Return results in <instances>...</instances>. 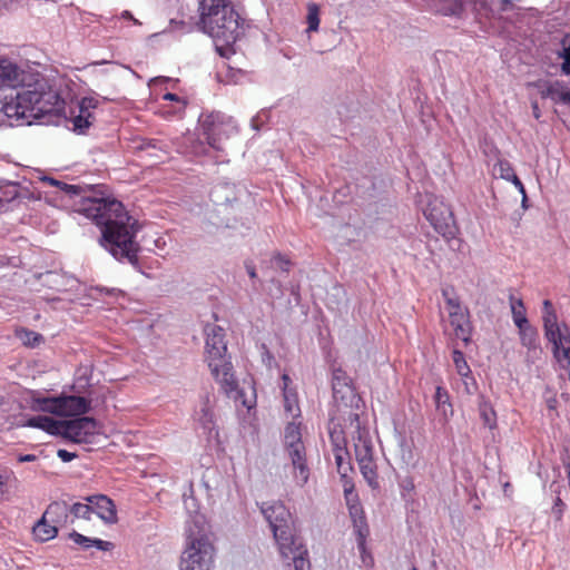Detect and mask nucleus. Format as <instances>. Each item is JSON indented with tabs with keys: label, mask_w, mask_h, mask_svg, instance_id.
<instances>
[{
	"label": "nucleus",
	"mask_w": 570,
	"mask_h": 570,
	"mask_svg": "<svg viewBox=\"0 0 570 570\" xmlns=\"http://www.w3.org/2000/svg\"><path fill=\"white\" fill-rule=\"evenodd\" d=\"M24 82V71L12 60L0 59V88H16Z\"/></svg>",
	"instance_id": "nucleus-17"
},
{
	"label": "nucleus",
	"mask_w": 570,
	"mask_h": 570,
	"mask_svg": "<svg viewBox=\"0 0 570 570\" xmlns=\"http://www.w3.org/2000/svg\"><path fill=\"white\" fill-rule=\"evenodd\" d=\"M289 559L293 561L295 570H311V563L307 559L306 549L294 552Z\"/></svg>",
	"instance_id": "nucleus-39"
},
{
	"label": "nucleus",
	"mask_w": 570,
	"mask_h": 570,
	"mask_svg": "<svg viewBox=\"0 0 570 570\" xmlns=\"http://www.w3.org/2000/svg\"><path fill=\"white\" fill-rule=\"evenodd\" d=\"M512 8L513 3L511 0H481L474 3V9L478 12L484 11L485 16L505 12Z\"/></svg>",
	"instance_id": "nucleus-27"
},
{
	"label": "nucleus",
	"mask_w": 570,
	"mask_h": 570,
	"mask_svg": "<svg viewBox=\"0 0 570 570\" xmlns=\"http://www.w3.org/2000/svg\"><path fill=\"white\" fill-rule=\"evenodd\" d=\"M206 333V360L212 374L220 384L224 393L234 400L240 396L237 380L233 373L230 357L227 354L225 331L216 324H208Z\"/></svg>",
	"instance_id": "nucleus-4"
},
{
	"label": "nucleus",
	"mask_w": 570,
	"mask_h": 570,
	"mask_svg": "<svg viewBox=\"0 0 570 570\" xmlns=\"http://www.w3.org/2000/svg\"><path fill=\"white\" fill-rule=\"evenodd\" d=\"M494 169L499 173V176L505 180H510L511 177L515 175L511 164L508 160H499L495 164Z\"/></svg>",
	"instance_id": "nucleus-44"
},
{
	"label": "nucleus",
	"mask_w": 570,
	"mask_h": 570,
	"mask_svg": "<svg viewBox=\"0 0 570 570\" xmlns=\"http://www.w3.org/2000/svg\"><path fill=\"white\" fill-rule=\"evenodd\" d=\"M282 381L285 411L295 417L299 414L297 394L294 390L289 389V383L292 381L287 374L282 375Z\"/></svg>",
	"instance_id": "nucleus-25"
},
{
	"label": "nucleus",
	"mask_w": 570,
	"mask_h": 570,
	"mask_svg": "<svg viewBox=\"0 0 570 570\" xmlns=\"http://www.w3.org/2000/svg\"><path fill=\"white\" fill-rule=\"evenodd\" d=\"M478 410L483 425L494 430L497 428V413L492 404L483 395L479 397Z\"/></svg>",
	"instance_id": "nucleus-31"
},
{
	"label": "nucleus",
	"mask_w": 570,
	"mask_h": 570,
	"mask_svg": "<svg viewBox=\"0 0 570 570\" xmlns=\"http://www.w3.org/2000/svg\"><path fill=\"white\" fill-rule=\"evenodd\" d=\"M45 519L53 523L57 528L65 527L69 522H73L70 518V508L65 501L51 502L42 514Z\"/></svg>",
	"instance_id": "nucleus-19"
},
{
	"label": "nucleus",
	"mask_w": 570,
	"mask_h": 570,
	"mask_svg": "<svg viewBox=\"0 0 570 570\" xmlns=\"http://www.w3.org/2000/svg\"><path fill=\"white\" fill-rule=\"evenodd\" d=\"M533 86L543 99H551L556 104H562L570 108V89L561 81H537Z\"/></svg>",
	"instance_id": "nucleus-13"
},
{
	"label": "nucleus",
	"mask_w": 570,
	"mask_h": 570,
	"mask_svg": "<svg viewBox=\"0 0 570 570\" xmlns=\"http://www.w3.org/2000/svg\"><path fill=\"white\" fill-rule=\"evenodd\" d=\"M17 336L22 341V343L26 346H30V347L38 346L43 341V337L41 334L30 331V330H27V328L17 331Z\"/></svg>",
	"instance_id": "nucleus-36"
},
{
	"label": "nucleus",
	"mask_w": 570,
	"mask_h": 570,
	"mask_svg": "<svg viewBox=\"0 0 570 570\" xmlns=\"http://www.w3.org/2000/svg\"><path fill=\"white\" fill-rule=\"evenodd\" d=\"M202 30L210 36L220 55L223 46L233 45L242 35L239 14L229 0H202L199 3Z\"/></svg>",
	"instance_id": "nucleus-3"
},
{
	"label": "nucleus",
	"mask_w": 570,
	"mask_h": 570,
	"mask_svg": "<svg viewBox=\"0 0 570 570\" xmlns=\"http://www.w3.org/2000/svg\"><path fill=\"white\" fill-rule=\"evenodd\" d=\"M60 397L36 399L32 407L37 411L51 413L60 416Z\"/></svg>",
	"instance_id": "nucleus-33"
},
{
	"label": "nucleus",
	"mask_w": 570,
	"mask_h": 570,
	"mask_svg": "<svg viewBox=\"0 0 570 570\" xmlns=\"http://www.w3.org/2000/svg\"><path fill=\"white\" fill-rule=\"evenodd\" d=\"M559 57L563 59L561 70L566 75H570V57L559 53Z\"/></svg>",
	"instance_id": "nucleus-53"
},
{
	"label": "nucleus",
	"mask_w": 570,
	"mask_h": 570,
	"mask_svg": "<svg viewBox=\"0 0 570 570\" xmlns=\"http://www.w3.org/2000/svg\"><path fill=\"white\" fill-rule=\"evenodd\" d=\"M85 500L92 505V513L97 514L108 524L117 522V510L114 501L104 494H94L86 497Z\"/></svg>",
	"instance_id": "nucleus-15"
},
{
	"label": "nucleus",
	"mask_w": 570,
	"mask_h": 570,
	"mask_svg": "<svg viewBox=\"0 0 570 570\" xmlns=\"http://www.w3.org/2000/svg\"><path fill=\"white\" fill-rule=\"evenodd\" d=\"M18 190L14 185H9L6 189L0 187V212L4 209L6 205L16 199Z\"/></svg>",
	"instance_id": "nucleus-41"
},
{
	"label": "nucleus",
	"mask_w": 570,
	"mask_h": 570,
	"mask_svg": "<svg viewBox=\"0 0 570 570\" xmlns=\"http://www.w3.org/2000/svg\"><path fill=\"white\" fill-rule=\"evenodd\" d=\"M354 445L355 459L360 471L372 489L379 487L377 470L374 461V446L368 429L361 421L360 414L350 415L347 425Z\"/></svg>",
	"instance_id": "nucleus-6"
},
{
	"label": "nucleus",
	"mask_w": 570,
	"mask_h": 570,
	"mask_svg": "<svg viewBox=\"0 0 570 570\" xmlns=\"http://www.w3.org/2000/svg\"><path fill=\"white\" fill-rule=\"evenodd\" d=\"M32 533L38 541L46 542L56 538L58 528L42 515L33 525Z\"/></svg>",
	"instance_id": "nucleus-30"
},
{
	"label": "nucleus",
	"mask_w": 570,
	"mask_h": 570,
	"mask_svg": "<svg viewBox=\"0 0 570 570\" xmlns=\"http://www.w3.org/2000/svg\"><path fill=\"white\" fill-rule=\"evenodd\" d=\"M434 401H435L438 411L441 412L444 417H446L449 413L450 414L453 413L449 394L443 387H441V386L436 387Z\"/></svg>",
	"instance_id": "nucleus-35"
},
{
	"label": "nucleus",
	"mask_w": 570,
	"mask_h": 570,
	"mask_svg": "<svg viewBox=\"0 0 570 570\" xmlns=\"http://www.w3.org/2000/svg\"><path fill=\"white\" fill-rule=\"evenodd\" d=\"M37 456L33 455V454H21L18 456V461L20 463H24V462H33L36 461Z\"/></svg>",
	"instance_id": "nucleus-54"
},
{
	"label": "nucleus",
	"mask_w": 570,
	"mask_h": 570,
	"mask_svg": "<svg viewBox=\"0 0 570 570\" xmlns=\"http://www.w3.org/2000/svg\"><path fill=\"white\" fill-rule=\"evenodd\" d=\"M464 392L469 395H472L476 391V383L473 377L469 375V377H463Z\"/></svg>",
	"instance_id": "nucleus-50"
},
{
	"label": "nucleus",
	"mask_w": 570,
	"mask_h": 570,
	"mask_svg": "<svg viewBox=\"0 0 570 570\" xmlns=\"http://www.w3.org/2000/svg\"><path fill=\"white\" fill-rule=\"evenodd\" d=\"M562 51L560 53L570 57V33L566 35L561 41Z\"/></svg>",
	"instance_id": "nucleus-52"
},
{
	"label": "nucleus",
	"mask_w": 570,
	"mask_h": 570,
	"mask_svg": "<svg viewBox=\"0 0 570 570\" xmlns=\"http://www.w3.org/2000/svg\"><path fill=\"white\" fill-rule=\"evenodd\" d=\"M531 108H532L534 118L539 119L541 117V111H540L538 101H532L531 102Z\"/></svg>",
	"instance_id": "nucleus-56"
},
{
	"label": "nucleus",
	"mask_w": 570,
	"mask_h": 570,
	"mask_svg": "<svg viewBox=\"0 0 570 570\" xmlns=\"http://www.w3.org/2000/svg\"><path fill=\"white\" fill-rule=\"evenodd\" d=\"M121 18H122V19H127V20H131L135 24H140V21H139V20H137L136 18H134V16L131 14V12H130V11H128V10L122 11V13H121Z\"/></svg>",
	"instance_id": "nucleus-55"
},
{
	"label": "nucleus",
	"mask_w": 570,
	"mask_h": 570,
	"mask_svg": "<svg viewBox=\"0 0 570 570\" xmlns=\"http://www.w3.org/2000/svg\"><path fill=\"white\" fill-rule=\"evenodd\" d=\"M345 500L348 508V514L353 522L354 532L357 537V547L361 551L365 549V540L370 533L366 522L365 513L357 495L353 493L352 489H344Z\"/></svg>",
	"instance_id": "nucleus-12"
},
{
	"label": "nucleus",
	"mask_w": 570,
	"mask_h": 570,
	"mask_svg": "<svg viewBox=\"0 0 570 570\" xmlns=\"http://www.w3.org/2000/svg\"><path fill=\"white\" fill-rule=\"evenodd\" d=\"M512 318L515 326H522L528 323L529 320L525 315V307L521 298H515L513 295L509 296Z\"/></svg>",
	"instance_id": "nucleus-34"
},
{
	"label": "nucleus",
	"mask_w": 570,
	"mask_h": 570,
	"mask_svg": "<svg viewBox=\"0 0 570 570\" xmlns=\"http://www.w3.org/2000/svg\"><path fill=\"white\" fill-rule=\"evenodd\" d=\"M443 296L445 297L446 304L450 307V311H461L460 302L455 297H450L448 289H443Z\"/></svg>",
	"instance_id": "nucleus-49"
},
{
	"label": "nucleus",
	"mask_w": 570,
	"mask_h": 570,
	"mask_svg": "<svg viewBox=\"0 0 570 570\" xmlns=\"http://www.w3.org/2000/svg\"><path fill=\"white\" fill-rule=\"evenodd\" d=\"M510 181L519 189V191L522 194V206L524 208H527V194H525V188L522 184V181L519 179V177L517 175H514L513 177H511Z\"/></svg>",
	"instance_id": "nucleus-48"
},
{
	"label": "nucleus",
	"mask_w": 570,
	"mask_h": 570,
	"mask_svg": "<svg viewBox=\"0 0 570 570\" xmlns=\"http://www.w3.org/2000/svg\"><path fill=\"white\" fill-rule=\"evenodd\" d=\"M261 512L268 522L278 544L281 556L284 559L289 560L294 552L305 549L299 539L293 535L291 528L292 515L282 502H264L261 505Z\"/></svg>",
	"instance_id": "nucleus-5"
},
{
	"label": "nucleus",
	"mask_w": 570,
	"mask_h": 570,
	"mask_svg": "<svg viewBox=\"0 0 570 570\" xmlns=\"http://www.w3.org/2000/svg\"><path fill=\"white\" fill-rule=\"evenodd\" d=\"M164 98H165L166 100H178L177 95H175V94H170V92L166 94V95L164 96Z\"/></svg>",
	"instance_id": "nucleus-59"
},
{
	"label": "nucleus",
	"mask_w": 570,
	"mask_h": 570,
	"mask_svg": "<svg viewBox=\"0 0 570 570\" xmlns=\"http://www.w3.org/2000/svg\"><path fill=\"white\" fill-rule=\"evenodd\" d=\"M98 432V423L94 417L79 416L62 420L59 436L77 444L90 443Z\"/></svg>",
	"instance_id": "nucleus-11"
},
{
	"label": "nucleus",
	"mask_w": 570,
	"mask_h": 570,
	"mask_svg": "<svg viewBox=\"0 0 570 570\" xmlns=\"http://www.w3.org/2000/svg\"><path fill=\"white\" fill-rule=\"evenodd\" d=\"M424 216L433 226L436 233L442 235L446 239H452L456 234V224L453 217V213L442 199L433 197L429 200Z\"/></svg>",
	"instance_id": "nucleus-9"
},
{
	"label": "nucleus",
	"mask_w": 570,
	"mask_h": 570,
	"mask_svg": "<svg viewBox=\"0 0 570 570\" xmlns=\"http://www.w3.org/2000/svg\"><path fill=\"white\" fill-rule=\"evenodd\" d=\"M69 508H70V514L72 515L71 519L81 518V519L90 520L91 514H92L91 503L77 502V503H73L72 505H69Z\"/></svg>",
	"instance_id": "nucleus-37"
},
{
	"label": "nucleus",
	"mask_w": 570,
	"mask_h": 570,
	"mask_svg": "<svg viewBox=\"0 0 570 570\" xmlns=\"http://www.w3.org/2000/svg\"><path fill=\"white\" fill-rule=\"evenodd\" d=\"M57 455H58V458H59L62 462H70V461H72L73 459H76V458H77V454H76V453H73V452H69V451H67V450H65V449H59V450L57 451Z\"/></svg>",
	"instance_id": "nucleus-51"
},
{
	"label": "nucleus",
	"mask_w": 570,
	"mask_h": 570,
	"mask_svg": "<svg viewBox=\"0 0 570 570\" xmlns=\"http://www.w3.org/2000/svg\"><path fill=\"white\" fill-rule=\"evenodd\" d=\"M307 31H316L320 26L318 7L315 3L308 6Z\"/></svg>",
	"instance_id": "nucleus-43"
},
{
	"label": "nucleus",
	"mask_w": 570,
	"mask_h": 570,
	"mask_svg": "<svg viewBox=\"0 0 570 570\" xmlns=\"http://www.w3.org/2000/svg\"><path fill=\"white\" fill-rule=\"evenodd\" d=\"M542 323L544 336H553V332L563 328V324L559 325L557 313L549 299L543 301Z\"/></svg>",
	"instance_id": "nucleus-24"
},
{
	"label": "nucleus",
	"mask_w": 570,
	"mask_h": 570,
	"mask_svg": "<svg viewBox=\"0 0 570 570\" xmlns=\"http://www.w3.org/2000/svg\"><path fill=\"white\" fill-rule=\"evenodd\" d=\"M412 570H417V569L415 567H413Z\"/></svg>",
	"instance_id": "nucleus-64"
},
{
	"label": "nucleus",
	"mask_w": 570,
	"mask_h": 570,
	"mask_svg": "<svg viewBox=\"0 0 570 570\" xmlns=\"http://www.w3.org/2000/svg\"><path fill=\"white\" fill-rule=\"evenodd\" d=\"M4 481L0 478V494L3 492Z\"/></svg>",
	"instance_id": "nucleus-61"
},
{
	"label": "nucleus",
	"mask_w": 570,
	"mask_h": 570,
	"mask_svg": "<svg viewBox=\"0 0 570 570\" xmlns=\"http://www.w3.org/2000/svg\"><path fill=\"white\" fill-rule=\"evenodd\" d=\"M552 344V353L558 362H566L570 365V330L563 324V328L553 332V336H546Z\"/></svg>",
	"instance_id": "nucleus-16"
},
{
	"label": "nucleus",
	"mask_w": 570,
	"mask_h": 570,
	"mask_svg": "<svg viewBox=\"0 0 570 570\" xmlns=\"http://www.w3.org/2000/svg\"><path fill=\"white\" fill-rule=\"evenodd\" d=\"M356 414L355 412H350L348 415ZM347 425H350V416L345 419V425L344 429H342L340 425L334 424L333 428L330 429V439L331 443L333 445V451H346V435L351 438V434L348 433Z\"/></svg>",
	"instance_id": "nucleus-26"
},
{
	"label": "nucleus",
	"mask_w": 570,
	"mask_h": 570,
	"mask_svg": "<svg viewBox=\"0 0 570 570\" xmlns=\"http://www.w3.org/2000/svg\"><path fill=\"white\" fill-rule=\"evenodd\" d=\"M453 363L455 365V370L458 374L462 377H469V374H471V370L465 361L464 354L459 351H453Z\"/></svg>",
	"instance_id": "nucleus-38"
},
{
	"label": "nucleus",
	"mask_w": 570,
	"mask_h": 570,
	"mask_svg": "<svg viewBox=\"0 0 570 570\" xmlns=\"http://www.w3.org/2000/svg\"><path fill=\"white\" fill-rule=\"evenodd\" d=\"M65 100L45 79L23 86L16 96L0 98V127L31 124L46 115H58Z\"/></svg>",
	"instance_id": "nucleus-2"
},
{
	"label": "nucleus",
	"mask_w": 570,
	"mask_h": 570,
	"mask_svg": "<svg viewBox=\"0 0 570 570\" xmlns=\"http://www.w3.org/2000/svg\"><path fill=\"white\" fill-rule=\"evenodd\" d=\"M42 180H43V181H46V183H48V184H49V185H51V186H60V180H57V179H55V178H52V177H48V176H46V177H43V179H42Z\"/></svg>",
	"instance_id": "nucleus-57"
},
{
	"label": "nucleus",
	"mask_w": 570,
	"mask_h": 570,
	"mask_svg": "<svg viewBox=\"0 0 570 570\" xmlns=\"http://www.w3.org/2000/svg\"><path fill=\"white\" fill-rule=\"evenodd\" d=\"M566 503L561 500V498L558 495L554 499L553 505L551 508V513L554 517L557 522H560L563 517V512L566 510Z\"/></svg>",
	"instance_id": "nucleus-45"
},
{
	"label": "nucleus",
	"mask_w": 570,
	"mask_h": 570,
	"mask_svg": "<svg viewBox=\"0 0 570 570\" xmlns=\"http://www.w3.org/2000/svg\"><path fill=\"white\" fill-rule=\"evenodd\" d=\"M450 322L451 325L454 327L455 336L458 338L463 340L464 342L469 341V331H468V324L465 322L464 315L461 311H450Z\"/></svg>",
	"instance_id": "nucleus-32"
},
{
	"label": "nucleus",
	"mask_w": 570,
	"mask_h": 570,
	"mask_svg": "<svg viewBox=\"0 0 570 570\" xmlns=\"http://www.w3.org/2000/svg\"><path fill=\"white\" fill-rule=\"evenodd\" d=\"M170 23H176V21L175 20H170ZM177 24L184 26L185 23H184V21H179V22H177Z\"/></svg>",
	"instance_id": "nucleus-62"
},
{
	"label": "nucleus",
	"mask_w": 570,
	"mask_h": 570,
	"mask_svg": "<svg viewBox=\"0 0 570 570\" xmlns=\"http://www.w3.org/2000/svg\"><path fill=\"white\" fill-rule=\"evenodd\" d=\"M114 292H115V288L106 289V293H107V294H112Z\"/></svg>",
	"instance_id": "nucleus-63"
},
{
	"label": "nucleus",
	"mask_w": 570,
	"mask_h": 570,
	"mask_svg": "<svg viewBox=\"0 0 570 570\" xmlns=\"http://www.w3.org/2000/svg\"><path fill=\"white\" fill-rule=\"evenodd\" d=\"M60 416H76L87 413L90 409L89 401L83 396H60Z\"/></svg>",
	"instance_id": "nucleus-20"
},
{
	"label": "nucleus",
	"mask_w": 570,
	"mask_h": 570,
	"mask_svg": "<svg viewBox=\"0 0 570 570\" xmlns=\"http://www.w3.org/2000/svg\"><path fill=\"white\" fill-rule=\"evenodd\" d=\"M23 426L36 428L46 431L49 434L59 436L61 429V421L55 420L50 416L38 415L32 416L23 424Z\"/></svg>",
	"instance_id": "nucleus-23"
},
{
	"label": "nucleus",
	"mask_w": 570,
	"mask_h": 570,
	"mask_svg": "<svg viewBox=\"0 0 570 570\" xmlns=\"http://www.w3.org/2000/svg\"><path fill=\"white\" fill-rule=\"evenodd\" d=\"M435 10L443 16L462 17L464 12V0H430Z\"/></svg>",
	"instance_id": "nucleus-28"
},
{
	"label": "nucleus",
	"mask_w": 570,
	"mask_h": 570,
	"mask_svg": "<svg viewBox=\"0 0 570 570\" xmlns=\"http://www.w3.org/2000/svg\"><path fill=\"white\" fill-rule=\"evenodd\" d=\"M89 186H66V194L80 196L78 209L86 217L91 218L101 229L100 244L118 261L128 262L138 267V252L140 246L135 242L139 225L128 215L124 205L117 199L97 198L88 195Z\"/></svg>",
	"instance_id": "nucleus-1"
},
{
	"label": "nucleus",
	"mask_w": 570,
	"mask_h": 570,
	"mask_svg": "<svg viewBox=\"0 0 570 570\" xmlns=\"http://www.w3.org/2000/svg\"><path fill=\"white\" fill-rule=\"evenodd\" d=\"M332 390L333 397L336 401H342L346 403V401H352L353 399H355L354 391L350 384V379L346 375V373L341 368H336L333 371Z\"/></svg>",
	"instance_id": "nucleus-18"
},
{
	"label": "nucleus",
	"mask_w": 570,
	"mask_h": 570,
	"mask_svg": "<svg viewBox=\"0 0 570 570\" xmlns=\"http://www.w3.org/2000/svg\"><path fill=\"white\" fill-rule=\"evenodd\" d=\"M98 106V100L94 97H83L78 107L79 112L71 119L72 129L77 134H85L95 121L94 109Z\"/></svg>",
	"instance_id": "nucleus-14"
},
{
	"label": "nucleus",
	"mask_w": 570,
	"mask_h": 570,
	"mask_svg": "<svg viewBox=\"0 0 570 570\" xmlns=\"http://www.w3.org/2000/svg\"><path fill=\"white\" fill-rule=\"evenodd\" d=\"M68 538L72 540L77 546L82 549H88L90 547H96L99 550L108 551L112 548V543L109 541H104L100 539H91L83 534L78 533L77 531H72L68 534Z\"/></svg>",
	"instance_id": "nucleus-29"
},
{
	"label": "nucleus",
	"mask_w": 570,
	"mask_h": 570,
	"mask_svg": "<svg viewBox=\"0 0 570 570\" xmlns=\"http://www.w3.org/2000/svg\"><path fill=\"white\" fill-rule=\"evenodd\" d=\"M347 451L334 452L337 472L342 478H346L347 473L352 470L350 462H344V455Z\"/></svg>",
	"instance_id": "nucleus-42"
},
{
	"label": "nucleus",
	"mask_w": 570,
	"mask_h": 570,
	"mask_svg": "<svg viewBox=\"0 0 570 570\" xmlns=\"http://www.w3.org/2000/svg\"><path fill=\"white\" fill-rule=\"evenodd\" d=\"M198 421L204 429L212 431L214 428V413L208 405V402L198 412Z\"/></svg>",
	"instance_id": "nucleus-40"
},
{
	"label": "nucleus",
	"mask_w": 570,
	"mask_h": 570,
	"mask_svg": "<svg viewBox=\"0 0 570 570\" xmlns=\"http://www.w3.org/2000/svg\"><path fill=\"white\" fill-rule=\"evenodd\" d=\"M283 449L293 466L296 483L305 485L309 478L306 448L302 439L301 423L289 422L284 429Z\"/></svg>",
	"instance_id": "nucleus-7"
},
{
	"label": "nucleus",
	"mask_w": 570,
	"mask_h": 570,
	"mask_svg": "<svg viewBox=\"0 0 570 570\" xmlns=\"http://www.w3.org/2000/svg\"><path fill=\"white\" fill-rule=\"evenodd\" d=\"M214 554L215 548L206 534H190L180 557L179 569L209 570L214 562Z\"/></svg>",
	"instance_id": "nucleus-8"
},
{
	"label": "nucleus",
	"mask_w": 570,
	"mask_h": 570,
	"mask_svg": "<svg viewBox=\"0 0 570 570\" xmlns=\"http://www.w3.org/2000/svg\"><path fill=\"white\" fill-rule=\"evenodd\" d=\"M517 327L519 330L521 345L528 350L529 354L533 356L540 355L542 350L539 343L538 330L531 325L530 322Z\"/></svg>",
	"instance_id": "nucleus-21"
},
{
	"label": "nucleus",
	"mask_w": 570,
	"mask_h": 570,
	"mask_svg": "<svg viewBox=\"0 0 570 570\" xmlns=\"http://www.w3.org/2000/svg\"><path fill=\"white\" fill-rule=\"evenodd\" d=\"M141 150L147 151L148 156L155 158V159H161V156L159 153H161V148L157 146L155 141H148L147 144L142 145L140 147Z\"/></svg>",
	"instance_id": "nucleus-46"
},
{
	"label": "nucleus",
	"mask_w": 570,
	"mask_h": 570,
	"mask_svg": "<svg viewBox=\"0 0 570 570\" xmlns=\"http://www.w3.org/2000/svg\"><path fill=\"white\" fill-rule=\"evenodd\" d=\"M70 184H67V183H63V181H60V186H58L61 190H63L66 193V186H69Z\"/></svg>",
	"instance_id": "nucleus-60"
},
{
	"label": "nucleus",
	"mask_w": 570,
	"mask_h": 570,
	"mask_svg": "<svg viewBox=\"0 0 570 570\" xmlns=\"http://www.w3.org/2000/svg\"><path fill=\"white\" fill-rule=\"evenodd\" d=\"M273 263H274V265L277 268H279L283 272H288L289 271V266H291L289 259L286 258L285 256L281 255V254H276L273 257Z\"/></svg>",
	"instance_id": "nucleus-47"
},
{
	"label": "nucleus",
	"mask_w": 570,
	"mask_h": 570,
	"mask_svg": "<svg viewBox=\"0 0 570 570\" xmlns=\"http://www.w3.org/2000/svg\"><path fill=\"white\" fill-rule=\"evenodd\" d=\"M199 124L207 142L216 150H223V142L235 131L230 122H226L219 112L202 115Z\"/></svg>",
	"instance_id": "nucleus-10"
},
{
	"label": "nucleus",
	"mask_w": 570,
	"mask_h": 570,
	"mask_svg": "<svg viewBox=\"0 0 570 570\" xmlns=\"http://www.w3.org/2000/svg\"><path fill=\"white\" fill-rule=\"evenodd\" d=\"M246 271H247V273H248L249 277H252V278H255V277H256V271H255L254 265H252V264H246Z\"/></svg>",
	"instance_id": "nucleus-58"
},
{
	"label": "nucleus",
	"mask_w": 570,
	"mask_h": 570,
	"mask_svg": "<svg viewBox=\"0 0 570 570\" xmlns=\"http://www.w3.org/2000/svg\"><path fill=\"white\" fill-rule=\"evenodd\" d=\"M238 190L235 184H217L210 191L212 199L218 205H227L238 198Z\"/></svg>",
	"instance_id": "nucleus-22"
}]
</instances>
